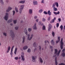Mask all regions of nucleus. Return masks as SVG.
I'll return each instance as SVG.
<instances>
[{
    "mask_svg": "<svg viewBox=\"0 0 65 65\" xmlns=\"http://www.w3.org/2000/svg\"><path fill=\"white\" fill-rule=\"evenodd\" d=\"M14 46H12V48L11 49V51H13V48L14 47Z\"/></svg>",
    "mask_w": 65,
    "mask_h": 65,
    "instance_id": "obj_52",
    "label": "nucleus"
},
{
    "mask_svg": "<svg viewBox=\"0 0 65 65\" xmlns=\"http://www.w3.org/2000/svg\"><path fill=\"white\" fill-rule=\"evenodd\" d=\"M43 10L42 9H41L40 10H39V12L40 13H41V12H42L43 11Z\"/></svg>",
    "mask_w": 65,
    "mask_h": 65,
    "instance_id": "obj_37",
    "label": "nucleus"
},
{
    "mask_svg": "<svg viewBox=\"0 0 65 65\" xmlns=\"http://www.w3.org/2000/svg\"><path fill=\"white\" fill-rule=\"evenodd\" d=\"M58 40L59 41H60V37H58Z\"/></svg>",
    "mask_w": 65,
    "mask_h": 65,
    "instance_id": "obj_54",
    "label": "nucleus"
},
{
    "mask_svg": "<svg viewBox=\"0 0 65 65\" xmlns=\"http://www.w3.org/2000/svg\"><path fill=\"white\" fill-rule=\"evenodd\" d=\"M28 48V47L27 46H26L23 48V49L24 50H27Z\"/></svg>",
    "mask_w": 65,
    "mask_h": 65,
    "instance_id": "obj_15",
    "label": "nucleus"
},
{
    "mask_svg": "<svg viewBox=\"0 0 65 65\" xmlns=\"http://www.w3.org/2000/svg\"><path fill=\"white\" fill-rule=\"evenodd\" d=\"M11 22H12V20H8L7 23H10Z\"/></svg>",
    "mask_w": 65,
    "mask_h": 65,
    "instance_id": "obj_32",
    "label": "nucleus"
},
{
    "mask_svg": "<svg viewBox=\"0 0 65 65\" xmlns=\"http://www.w3.org/2000/svg\"><path fill=\"white\" fill-rule=\"evenodd\" d=\"M39 60L40 61V62L41 63H43V60H42V59L41 58V57H40L39 59Z\"/></svg>",
    "mask_w": 65,
    "mask_h": 65,
    "instance_id": "obj_19",
    "label": "nucleus"
},
{
    "mask_svg": "<svg viewBox=\"0 0 65 65\" xmlns=\"http://www.w3.org/2000/svg\"><path fill=\"white\" fill-rule=\"evenodd\" d=\"M6 3H8V0H6Z\"/></svg>",
    "mask_w": 65,
    "mask_h": 65,
    "instance_id": "obj_63",
    "label": "nucleus"
},
{
    "mask_svg": "<svg viewBox=\"0 0 65 65\" xmlns=\"http://www.w3.org/2000/svg\"><path fill=\"white\" fill-rule=\"evenodd\" d=\"M17 50H18V48H17V47L15 48V50L14 51V54H15V55H16L17 54Z\"/></svg>",
    "mask_w": 65,
    "mask_h": 65,
    "instance_id": "obj_18",
    "label": "nucleus"
},
{
    "mask_svg": "<svg viewBox=\"0 0 65 65\" xmlns=\"http://www.w3.org/2000/svg\"><path fill=\"white\" fill-rule=\"evenodd\" d=\"M55 5H56L57 7H58L59 6V4L57 2L55 3Z\"/></svg>",
    "mask_w": 65,
    "mask_h": 65,
    "instance_id": "obj_38",
    "label": "nucleus"
},
{
    "mask_svg": "<svg viewBox=\"0 0 65 65\" xmlns=\"http://www.w3.org/2000/svg\"><path fill=\"white\" fill-rule=\"evenodd\" d=\"M23 9H21V8H20L19 9V13H21L22 12V11H23Z\"/></svg>",
    "mask_w": 65,
    "mask_h": 65,
    "instance_id": "obj_22",
    "label": "nucleus"
},
{
    "mask_svg": "<svg viewBox=\"0 0 65 65\" xmlns=\"http://www.w3.org/2000/svg\"><path fill=\"white\" fill-rule=\"evenodd\" d=\"M41 3H44V0H42L41 2Z\"/></svg>",
    "mask_w": 65,
    "mask_h": 65,
    "instance_id": "obj_53",
    "label": "nucleus"
},
{
    "mask_svg": "<svg viewBox=\"0 0 65 65\" xmlns=\"http://www.w3.org/2000/svg\"><path fill=\"white\" fill-rule=\"evenodd\" d=\"M49 27L48 29V31L49 32L50 31L51 29H52V25L51 24H49Z\"/></svg>",
    "mask_w": 65,
    "mask_h": 65,
    "instance_id": "obj_8",
    "label": "nucleus"
},
{
    "mask_svg": "<svg viewBox=\"0 0 65 65\" xmlns=\"http://www.w3.org/2000/svg\"><path fill=\"white\" fill-rule=\"evenodd\" d=\"M33 46L34 47H36L37 46V45H36V42L34 43L33 44Z\"/></svg>",
    "mask_w": 65,
    "mask_h": 65,
    "instance_id": "obj_28",
    "label": "nucleus"
},
{
    "mask_svg": "<svg viewBox=\"0 0 65 65\" xmlns=\"http://www.w3.org/2000/svg\"><path fill=\"white\" fill-rule=\"evenodd\" d=\"M55 53L54 54L55 55H56L57 57H58L60 55V53L61 52V50H60L58 53V50L57 49H55Z\"/></svg>",
    "mask_w": 65,
    "mask_h": 65,
    "instance_id": "obj_1",
    "label": "nucleus"
},
{
    "mask_svg": "<svg viewBox=\"0 0 65 65\" xmlns=\"http://www.w3.org/2000/svg\"><path fill=\"white\" fill-rule=\"evenodd\" d=\"M59 26V24L58 23L56 24V27L57 28H58Z\"/></svg>",
    "mask_w": 65,
    "mask_h": 65,
    "instance_id": "obj_44",
    "label": "nucleus"
},
{
    "mask_svg": "<svg viewBox=\"0 0 65 65\" xmlns=\"http://www.w3.org/2000/svg\"><path fill=\"white\" fill-rule=\"evenodd\" d=\"M52 35L53 36V37H54V36H55V32H53L52 33Z\"/></svg>",
    "mask_w": 65,
    "mask_h": 65,
    "instance_id": "obj_48",
    "label": "nucleus"
},
{
    "mask_svg": "<svg viewBox=\"0 0 65 65\" xmlns=\"http://www.w3.org/2000/svg\"><path fill=\"white\" fill-rule=\"evenodd\" d=\"M10 35L12 38H14V34L13 32H12V30H10Z\"/></svg>",
    "mask_w": 65,
    "mask_h": 65,
    "instance_id": "obj_4",
    "label": "nucleus"
},
{
    "mask_svg": "<svg viewBox=\"0 0 65 65\" xmlns=\"http://www.w3.org/2000/svg\"><path fill=\"white\" fill-rule=\"evenodd\" d=\"M32 9H30L29 10V13L30 14H31L32 13Z\"/></svg>",
    "mask_w": 65,
    "mask_h": 65,
    "instance_id": "obj_14",
    "label": "nucleus"
},
{
    "mask_svg": "<svg viewBox=\"0 0 65 65\" xmlns=\"http://www.w3.org/2000/svg\"><path fill=\"white\" fill-rule=\"evenodd\" d=\"M53 13H54V14H55V15H57V14H59L60 13V12H59V11H58L57 13L56 12H54Z\"/></svg>",
    "mask_w": 65,
    "mask_h": 65,
    "instance_id": "obj_24",
    "label": "nucleus"
},
{
    "mask_svg": "<svg viewBox=\"0 0 65 65\" xmlns=\"http://www.w3.org/2000/svg\"><path fill=\"white\" fill-rule=\"evenodd\" d=\"M28 53H30L31 52V49L30 48H28L27 50Z\"/></svg>",
    "mask_w": 65,
    "mask_h": 65,
    "instance_id": "obj_36",
    "label": "nucleus"
},
{
    "mask_svg": "<svg viewBox=\"0 0 65 65\" xmlns=\"http://www.w3.org/2000/svg\"><path fill=\"white\" fill-rule=\"evenodd\" d=\"M51 20V18L50 17H49L48 19V21H50Z\"/></svg>",
    "mask_w": 65,
    "mask_h": 65,
    "instance_id": "obj_55",
    "label": "nucleus"
},
{
    "mask_svg": "<svg viewBox=\"0 0 65 65\" xmlns=\"http://www.w3.org/2000/svg\"><path fill=\"white\" fill-rule=\"evenodd\" d=\"M24 5H21L20 6V8H21V9H23V8H24Z\"/></svg>",
    "mask_w": 65,
    "mask_h": 65,
    "instance_id": "obj_25",
    "label": "nucleus"
},
{
    "mask_svg": "<svg viewBox=\"0 0 65 65\" xmlns=\"http://www.w3.org/2000/svg\"><path fill=\"white\" fill-rule=\"evenodd\" d=\"M37 50V48H35L34 50V52H35V51H36Z\"/></svg>",
    "mask_w": 65,
    "mask_h": 65,
    "instance_id": "obj_57",
    "label": "nucleus"
},
{
    "mask_svg": "<svg viewBox=\"0 0 65 65\" xmlns=\"http://www.w3.org/2000/svg\"><path fill=\"white\" fill-rule=\"evenodd\" d=\"M12 51H13L11 50L10 55H12L13 54V52H12Z\"/></svg>",
    "mask_w": 65,
    "mask_h": 65,
    "instance_id": "obj_50",
    "label": "nucleus"
},
{
    "mask_svg": "<svg viewBox=\"0 0 65 65\" xmlns=\"http://www.w3.org/2000/svg\"><path fill=\"white\" fill-rule=\"evenodd\" d=\"M50 48H51V49H52V48H53V46H50Z\"/></svg>",
    "mask_w": 65,
    "mask_h": 65,
    "instance_id": "obj_58",
    "label": "nucleus"
},
{
    "mask_svg": "<svg viewBox=\"0 0 65 65\" xmlns=\"http://www.w3.org/2000/svg\"><path fill=\"white\" fill-rule=\"evenodd\" d=\"M24 32L25 34H26V35H27V34L28 33H27V29L25 28L24 29Z\"/></svg>",
    "mask_w": 65,
    "mask_h": 65,
    "instance_id": "obj_17",
    "label": "nucleus"
},
{
    "mask_svg": "<svg viewBox=\"0 0 65 65\" xmlns=\"http://www.w3.org/2000/svg\"><path fill=\"white\" fill-rule=\"evenodd\" d=\"M8 18V13H6V15L4 19H5V20L6 21H7Z\"/></svg>",
    "mask_w": 65,
    "mask_h": 65,
    "instance_id": "obj_3",
    "label": "nucleus"
},
{
    "mask_svg": "<svg viewBox=\"0 0 65 65\" xmlns=\"http://www.w3.org/2000/svg\"><path fill=\"white\" fill-rule=\"evenodd\" d=\"M31 28H29L28 29V30L29 32H31Z\"/></svg>",
    "mask_w": 65,
    "mask_h": 65,
    "instance_id": "obj_45",
    "label": "nucleus"
},
{
    "mask_svg": "<svg viewBox=\"0 0 65 65\" xmlns=\"http://www.w3.org/2000/svg\"><path fill=\"white\" fill-rule=\"evenodd\" d=\"M36 58V56H32V62H35V59Z\"/></svg>",
    "mask_w": 65,
    "mask_h": 65,
    "instance_id": "obj_7",
    "label": "nucleus"
},
{
    "mask_svg": "<svg viewBox=\"0 0 65 65\" xmlns=\"http://www.w3.org/2000/svg\"><path fill=\"white\" fill-rule=\"evenodd\" d=\"M25 1H21L19 2V3L21 4H24L25 3Z\"/></svg>",
    "mask_w": 65,
    "mask_h": 65,
    "instance_id": "obj_10",
    "label": "nucleus"
},
{
    "mask_svg": "<svg viewBox=\"0 0 65 65\" xmlns=\"http://www.w3.org/2000/svg\"><path fill=\"white\" fill-rule=\"evenodd\" d=\"M3 34L5 36H7V33L6 32H4L3 33Z\"/></svg>",
    "mask_w": 65,
    "mask_h": 65,
    "instance_id": "obj_35",
    "label": "nucleus"
},
{
    "mask_svg": "<svg viewBox=\"0 0 65 65\" xmlns=\"http://www.w3.org/2000/svg\"><path fill=\"white\" fill-rule=\"evenodd\" d=\"M13 22L14 24H17V20H14L13 21Z\"/></svg>",
    "mask_w": 65,
    "mask_h": 65,
    "instance_id": "obj_23",
    "label": "nucleus"
},
{
    "mask_svg": "<svg viewBox=\"0 0 65 65\" xmlns=\"http://www.w3.org/2000/svg\"><path fill=\"white\" fill-rule=\"evenodd\" d=\"M41 46H39V50L40 51H41Z\"/></svg>",
    "mask_w": 65,
    "mask_h": 65,
    "instance_id": "obj_34",
    "label": "nucleus"
},
{
    "mask_svg": "<svg viewBox=\"0 0 65 65\" xmlns=\"http://www.w3.org/2000/svg\"><path fill=\"white\" fill-rule=\"evenodd\" d=\"M10 50V46H9L8 48V50L7 51V53H9V51Z\"/></svg>",
    "mask_w": 65,
    "mask_h": 65,
    "instance_id": "obj_16",
    "label": "nucleus"
},
{
    "mask_svg": "<svg viewBox=\"0 0 65 65\" xmlns=\"http://www.w3.org/2000/svg\"><path fill=\"white\" fill-rule=\"evenodd\" d=\"M54 8V11H57V8H55V7H54L53 8Z\"/></svg>",
    "mask_w": 65,
    "mask_h": 65,
    "instance_id": "obj_41",
    "label": "nucleus"
},
{
    "mask_svg": "<svg viewBox=\"0 0 65 65\" xmlns=\"http://www.w3.org/2000/svg\"><path fill=\"white\" fill-rule=\"evenodd\" d=\"M61 56H63V57H64L65 56V54L64 52H63L61 54Z\"/></svg>",
    "mask_w": 65,
    "mask_h": 65,
    "instance_id": "obj_30",
    "label": "nucleus"
},
{
    "mask_svg": "<svg viewBox=\"0 0 65 65\" xmlns=\"http://www.w3.org/2000/svg\"><path fill=\"white\" fill-rule=\"evenodd\" d=\"M25 37H23V40L22 43H24L25 42Z\"/></svg>",
    "mask_w": 65,
    "mask_h": 65,
    "instance_id": "obj_31",
    "label": "nucleus"
},
{
    "mask_svg": "<svg viewBox=\"0 0 65 65\" xmlns=\"http://www.w3.org/2000/svg\"><path fill=\"white\" fill-rule=\"evenodd\" d=\"M42 21L44 22H45V19L44 18L42 19Z\"/></svg>",
    "mask_w": 65,
    "mask_h": 65,
    "instance_id": "obj_43",
    "label": "nucleus"
},
{
    "mask_svg": "<svg viewBox=\"0 0 65 65\" xmlns=\"http://www.w3.org/2000/svg\"><path fill=\"white\" fill-rule=\"evenodd\" d=\"M59 65H65V64L63 63H61L59 64Z\"/></svg>",
    "mask_w": 65,
    "mask_h": 65,
    "instance_id": "obj_47",
    "label": "nucleus"
},
{
    "mask_svg": "<svg viewBox=\"0 0 65 65\" xmlns=\"http://www.w3.org/2000/svg\"><path fill=\"white\" fill-rule=\"evenodd\" d=\"M19 28V26H17L15 27V29L16 30H17Z\"/></svg>",
    "mask_w": 65,
    "mask_h": 65,
    "instance_id": "obj_39",
    "label": "nucleus"
},
{
    "mask_svg": "<svg viewBox=\"0 0 65 65\" xmlns=\"http://www.w3.org/2000/svg\"><path fill=\"white\" fill-rule=\"evenodd\" d=\"M15 10L16 12H19V11L18 10V8H17L16 7H15Z\"/></svg>",
    "mask_w": 65,
    "mask_h": 65,
    "instance_id": "obj_26",
    "label": "nucleus"
},
{
    "mask_svg": "<svg viewBox=\"0 0 65 65\" xmlns=\"http://www.w3.org/2000/svg\"><path fill=\"white\" fill-rule=\"evenodd\" d=\"M47 56H46V57H45V60H46V59H47Z\"/></svg>",
    "mask_w": 65,
    "mask_h": 65,
    "instance_id": "obj_64",
    "label": "nucleus"
},
{
    "mask_svg": "<svg viewBox=\"0 0 65 65\" xmlns=\"http://www.w3.org/2000/svg\"><path fill=\"white\" fill-rule=\"evenodd\" d=\"M37 18V17L36 16H35L34 17L35 19H36Z\"/></svg>",
    "mask_w": 65,
    "mask_h": 65,
    "instance_id": "obj_59",
    "label": "nucleus"
},
{
    "mask_svg": "<svg viewBox=\"0 0 65 65\" xmlns=\"http://www.w3.org/2000/svg\"><path fill=\"white\" fill-rule=\"evenodd\" d=\"M12 12L13 13V15H14V14H15V11H14V10H13L12 11Z\"/></svg>",
    "mask_w": 65,
    "mask_h": 65,
    "instance_id": "obj_46",
    "label": "nucleus"
},
{
    "mask_svg": "<svg viewBox=\"0 0 65 65\" xmlns=\"http://www.w3.org/2000/svg\"><path fill=\"white\" fill-rule=\"evenodd\" d=\"M11 9H12V8L11 7H8V9L6 10V11L7 12H8Z\"/></svg>",
    "mask_w": 65,
    "mask_h": 65,
    "instance_id": "obj_9",
    "label": "nucleus"
},
{
    "mask_svg": "<svg viewBox=\"0 0 65 65\" xmlns=\"http://www.w3.org/2000/svg\"><path fill=\"white\" fill-rule=\"evenodd\" d=\"M42 29L43 30H45V26H43L42 27Z\"/></svg>",
    "mask_w": 65,
    "mask_h": 65,
    "instance_id": "obj_42",
    "label": "nucleus"
},
{
    "mask_svg": "<svg viewBox=\"0 0 65 65\" xmlns=\"http://www.w3.org/2000/svg\"><path fill=\"white\" fill-rule=\"evenodd\" d=\"M59 40L58 41H57L56 42V43H59Z\"/></svg>",
    "mask_w": 65,
    "mask_h": 65,
    "instance_id": "obj_62",
    "label": "nucleus"
},
{
    "mask_svg": "<svg viewBox=\"0 0 65 65\" xmlns=\"http://www.w3.org/2000/svg\"><path fill=\"white\" fill-rule=\"evenodd\" d=\"M47 13L49 15H51V14H52V13H51V12H50V10L48 11Z\"/></svg>",
    "mask_w": 65,
    "mask_h": 65,
    "instance_id": "obj_27",
    "label": "nucleus"
},
{
    "mask_svg": "<svg viewBox=\"0 0 65 65\" xmlns=\"http://www.w3.org/2000/svg\"><path fill=\"white\" fill-rule=\"evenodd\" d=\"M52 7L53 8H54L56 6V4L55 3H54L52 5Z\"/></svg>",
    "mask_w": 65,
    "mask_h": 65,
    "instance_id": "obj_40",
    "label": "nucleus"
},
{
    "mask_svg": "<svg viewBox=\"0 0 65 65\" xmlns=\"http://www.w3.org/2000/svg\"><path fill=\"white\" fill-rule=\"evenodd\" d=\"M58 20L59 21V22H61V19H60V18H59L58 19Z\"/></svg>",
    "mask_w": 65,
    "mask_h": 65,
    "instance_id": "obj_60",
    "label": "nucleus"
},
{
    "mask_svg": "<svg viewBox=\"0 0 65 65\" xmlns=\"http://www.w3.org/2000/svg\"><path fill=\"white\" fill-rule=\"evenodd\" d=\"M33 4L34 5H38V2L37 1H33Z\"/></svg>",
    "mask_w": 65,
    "mask_h": 65,
    "instance_id": "obj_13",
    "label": "nucleus"
},
{
    "mask_svg": "<svg viewBox=\"0 0 65 65\" xmlns=\"http://www.w3.org/2000/svg\"><path fill=\"white\" fill-rule=\"evenodd\" d=\"M15 59L16 60H18V57H15Z\"/></svg>",
    "mask_w": 65,
    "mask_h": 65,
    "instance_id": "obj_51",
    "label": "nucleus"
},
{
    "mask_svg": "<svg viewBox=\"0 0 65 65\" xmlns=\"http://www.w3.org/2000/svg\"><path fill=\"white\" fill-rule=\"evenodd\" d=\"M3 0H0V2L2 4H4V3L3 2Z\"/></svg>",
    "mask_w": 65,
    "mask_h": 65,
    "instance_id": "obj_29",
    "label": "nucleus"
},
{
    "mask_svg": "<svg viewBox=\"0 0 65 65\" xmlns=\"http://www.w3.org/2000/svg\"><path fill=\"white\" fill-rule=\"evenodd\" d=\"M43 13L45 14H47V12L45 11H44L43 12Z\"/></svg>",
    "mask_w": 65,
    "mask_h": 65,
    "instance_id": "obj_49",
    "label": "nucleus"
},
{
    "mask_svg": "<svg viewBox=\"0 0 65 65\" xmlns=\"http://www.w3.org/2000/svg\"><path fill=\"white\" fill-rule=\"evenodd\" d=\"M65 51V49H63L62 50V52H64V51Z\"/></svg>",
    "mask_w": 65,
    "mask_h": 65,
    "instance_id": "obj_61",
    "label": "nucleus"
},
{
    "mask_svg": "<svg viewBox=\"0 0 65 65\" xmlns=\"http://www.w3.org/2000/svg\"><path fill=\"white\" fill-rule=\"evenodd\" d=\"M51 42L52 44H53V45H54L55 44V42L54 41V40H52Z\"/></svg>",
    "mask_w": 65,
    "mask_h": 65,
    "instance_id": "obj_21",
    "label": "nucleus"
},
{
    "mask_svg": "<svg viewBox=\"0 0 65 65\" xmlns=\"http://www.w3.org/2000/svg\"><path fill=\"white\" fill-rule=\"evenodd\" d=\"M33 28L34 30L37 29V26H36V24L35 23L34 26H33Z\"/></svg>",
    "mask_w": 65,
    "mask_h": 65,
    "instance_id": "obj_12",
    "label": "nucleus"
},
{
    "mask_svg": "<svg viewBox=\"0 0 65 65\" xmlns=\"http://www.w3.org/2000/svg\"><path fill=\"white\" fill-rule=\"evenodd\" d=\"M55 20H56V18L54 17V19L52 20V21L51 22V23H54Z\"/></svg>",
    "mask_w": 65,
    "mask_h": 65,
    "instance_id": "obj_20",
    "label": "nucleus"
},
{
    "mask_svg": "<svg viewBox=\"0 0 65 65\" xmlns=\"http://www.w3.org/2000/svg\"><path fill=\"white\" fill-rule=\"evenodd\" d=\"M21 56L22 58V59L23 61H24L25 60V58H24V52H22L21 54Z\"/></svg>",
    "mask_w": 65,
    "mask_h": 65,
    "instance_id": "obj_6",
    "label": "nucleus"
},
{
    "mask_svg": "<svg viewBox=\"0 0 65 65\" xmlns=\"http://www.w3.org/2000/svg\"><path fill=\"white\" fill-rule=\"evenodd\" d=\"M60 47L61 49V50H62L63 49V38H62L61 40V42H60Z\"/></svg>",
    "mask_w": 65,
    "mask_h": 65,
    "instance_id": "obj_2",
    "label": "nucleus"
},
{
    "mask_svg": "<svg viewBox=\"0 0 65 65\" xmlns=\"http://www.w3.org/2000/svg\"><path fill=\"white\" fill-rule=\"evenodd\" d=\"M33 34L31 35V37H30V35L28 34L27 35L28 40H31L32 38V37H33Z\"/></svg>",
    "mask_w": 65,
    "mask_h": 65,
    "instance_id": "obj_5",
    "label": "nucleus"
},
{
    "mask_svg": "<svg viewBox=\"0 0 65 65\" xmlns=\"http://www.w3.org/2000/svg\"><path fill=\"white\" fill-rule=\"evenodd\" d=\"M39 25H41V22H40L39 23Z\"/></svg>",
    "mask_w": 65,
    "mask_h": 65,
    "instance_id": "obj_56",
    "label": "nucleus"
},
{
    "mask_svg": "<svg viewBox=\"0 0 65 65\" xmlns=\"http://www.w3.org/2000/svg\"><path fill=\"white\" fill-rule=\"evenodd\" d=\"M60 28H61V29L62 31L63 30V26L62 25H61L60 27Z\"/></svg>",
    "mask_w": 65,
    "mask_h": 65,
    "instance_id": "obj_33",
    "label": "nucleus"
},
{
    "mask_svg": "<svg viewBox=\"0 0 65 65\" xmlns=\"http://www.w3.org/2000/svg\"><path fill=\"white\" fill-rule=\"evenodd\" d=\"M55 63L56 65L58 64V62L57 61V57H56L55 59Z\"/></svg>",
    "mask_w": 65,
    "mask_h": 65,
    "instance_id": "obj_11",
    "label": "nucleus"
}]
</instances>
